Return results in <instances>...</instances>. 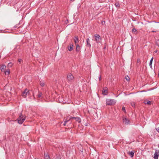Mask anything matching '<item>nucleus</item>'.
I'll list each match as a JSON object with an SVG mask.
<instances>
[{
    "instance_id": "6e6552de",
    "label": "nucleus",
    "mask_w": 159,
    "mask_h": 159,
    "mask_svg": "<svg viewBox=\"0 0 159 159\" xmlns=\"http://www.w3.org/2000/svg\"><path fill=\"white\" fill-rule=\"evenodd\" d=\"M71 120L70 118L69 120L65 121L63 125L65 126L67 125V126H69V125L71 123L72 121L70 120Z\"/></svg>"
},
{
    "instance_id": "a878e982",
    "label": "nucleus",
    "mask_w": 159,
    "mask_h": 159,
    "mask_svg": "<svg viewBox=\"0 0 159 159\" xmlns=\"http://www.w3.org/2000/svg\"><path fill=\"white\" fill-rule=\"evenodd\" d=\"M18 61L20 64H21V62L22 61V60L21 59H19L18 60Z\"/></svg>"
},
{
    "instance_id": "c85d7f7f",
    "label": "nucleus",
    "mask_w": 159,
    "mask_h": 159,
    "mask_svg": "<svg viewBox=\"0 0 159 159\" xmlns=\"http://www.w3.org/2000/svg\"><path fill=\"white\" fill-rule=\"evenodd\" d=\"M131 106L132 107H134L135 106V103L134 102H132L131 103Z\"/></svg>"
},
{
    "instance_id": "5701e85b",
    "label": "nucleus",
    "mask_w": 159,
    "mask_h": 159,
    "mask_svg": "<svg viewBox=\"0 0 159 159\" xmlns=\"http://www.w3.org/2000/svg\"><path fill=\"white\" fill-rule=\"evenodd\" d=\"M132 32L133 33L135 34V33L137 31L136 30L135 28H133L132 30Z\"/></svg>"
},
{
    "instance_id": "7ed1b4c3",
    "label": "nucleus",
    "mask_w": 159,
    "mask_h": 159,
    "mask_svg": "<svg viewBox=\"0 0 159 159\" xmlns=\"http://www.w3.org/2000/svg\"><path fill=\"white\" fill-rule=\"evenodd\" d=\"M67 78L69 83H72L74 80V77L70 73H69L68 74Z\"/></svg>"
},
{
    "instance_id": "f03ea898",
    "label": "nucleus",
    "mask_w": 159,
    "mask_h": 159,
    "mask_svg": "<svg viewBox=\"0 0 159 159\" xmlns=\"http://www.w3.org/2000/svg\"><path fill=\"white\" fill-rule=\"evenodd\" d=\"M116 102V101L111 99H106V105H112L115 104Z\"/></svg>"
},
{
    "instance_id": "f257e3e1",
    "label": "nucleus",
    "mask_w": 159,
    "mask_h": 159,
    "mask_svg": "<svg viewBox=\"0 0 159 159\" xmlns=\"http://www.w3.org/2000/svg\"><path fill=\"white\" fill-rule=\"evenodd\" d=\"M25 119V116L22 115V113H20L19 116L17 119L18 123L19 124H22Z\"/></svg>"
},
{
    "instance_id": "b1692460",
    "label": "nucleus",
    "mask_w": 159,
    "mask_h": 159,
    "mask_svg": "<svg viewBox=\"0 0 159 159\" xmlns=\"http://www.w3.org/2000/svg\"><path fill=\"white\" fill-rule=\"evenodd\" d=\"M125 79L127 81L129 80H130L129 77L128 76H126L125 77Z\"/></svg>"
},
{
    "instance_id": "0eeeda50",
    "label": "nucleus",
    "mask_w": 159,
    "mask_h": 159,
    "mask_svg": "<svg viewBox=\"0 0 159 159\" xmlns=\"http://www.w3.org/2000/svg\"><path fill=\"white\" fill-rule=\"evenodd\" d=\"M159 156V150H155L153 158H154V159H158Z\"/></svg>"
},
{
    "instance_id": "f704fd0d",
    "label": "nucleus",
    "mask_w": 159,
    "mask_h": 159,
    "mask_svg": "<svg viewBox=\"0 0 159 159\" xmlns=\"http://www.w3.org/2000/svg\"><path fill=\"white\" fill-rule=\"evenodd\" d=\"M157 50H156L155 51H154V52L155 53H157Z\"/></svg>"
},
{
    "instance_id": "4c0bfd02",
    "label": "nucleus",
    "mask_w": 159,
    "mask_h": 159,
    "mask_svg": "<svg viewBox=\"0 0 159 159\" xmlns=\"http://www.w3.org/2000/svg\"><path fill=\"white\" fill-rule=\"evenodd\" d=\"M158 76L159 77V73H158Z\"/></svg>"
},
{
    "instance_id": "1a4fd4ad",
    "label": "nucleus",
    "mask_w": 159,
    "mask_h": 159,
    "mask_svg": "<svg viewBox=\"0 0 159 159\" xmlns=\"http://www.w3.org/2000/svg\"><path fill=\"white\" fill-rule=\"evenodd\" d=\"M70 119H75L76 121H78V122L80 123L81 122V119L80 118L78 117H72L70 116Z\"/></svg>"
},
{
    "instance_id": "4be33fe9",
    "label": "nucleus",
    "mask_w": 159,
    "mask_h": 159,
    "mask_svg": "<svg viewBox=\"0 0 159 159\" xmlns=\"http://www.w3.org/2000/svg\"><path fill=\"white\" fill-rule=\"evenodd\" d=\"M13 64L11 62L9 63L8 64V66L10 67H11L12 66Z\"/></svg>"
},
{
    "instance_id": "c756f323",
    "label": "nucleus",
    "mask_w": 159,
    "mask_h": 159,
    "mask_svg": "<svg viewBox=\"0 0 159 159\" xmlns=\"http://www.w3.org/2000/svg\"><path fill=\"white\" fill-rule=\"evenodd\" d=\"M45 159H49L50 157L49 156H48L47 157H44Z\"/></svg>"
},
{
    "instance_id": "473e14b6",
    "label": "nucleus",
    "mask_w": 159,
    "mask_h": 159,
    "mask_svg": "<svg viewBox=\"0 0 159 159\" xmlns=\"http://www.w3.org/2000/svg\"><path fill=\"white\" fill-rule=\"evenodd\" d=\"M157 131L159 133V127L158 128H156Z\"/></svg>"
},
{
    "instance_id": "c9c22d12",
    "label": "nucleus",
    "mask_w": 159,
    "mask_h": 159,
    "mask_svg": "<svg viewBox=\"0 0 159 159\" xmlns=\"http://www.w3.org/2000/svg\"><path fill=\"white\" fill-rule=\"evenodd\" d=\"M152 32H156V31H152Z\"/></svg>"
},
{
    "instance_id": "ddd939ff",
    "label": "nucleus",
    "mask_w": 159,
    "mask_h": 159,
    "mask_svg": "<svg viewBox=\"0 0 159 159\" xmlns=\"http://www.w3.org/2000/svg\"><path fill=\"white\" fill-rule=\"evenodd\" d=\"M68 49L69 51H71L73 49V45L70 44V46H68Z\"/></svg>"
},
{
    "instance_id": "7c9ffc66",
    "label": "nucleus",
    "mask_w": 159,
    "mask_h": 159,
    "mask_svg": "<svg viewBox=\"0 0 159 159\" xmlns=\"http://www.w3.org/2000/svg\"><path fill=\"white\" fill-rule=\"evenodd\" d=\"M44 157L48 156L47 153H44Z\"/></svg>"
},
{
    "instance_id": "4468645a",
    "label": "nucleus",
    "mask_w": 159,
    "mask_h": 159,
    "mask_svg": "<svg viewBox=\"0 0 159 159\" xmlns=\"http://www.w3.org/2000/svg\"><path fill=\"white\" fill-rule=\"evenodd\" d=\"M74 40L75 44L79 42L78 38L77 36H75L74 38Z\"/></svg>"
},
{
    "instance_id": "dca6fc26",
    "label": "nucleus",
    "mask_w": 159,
    "mask_h": 159,
    "mask_svg": "<svg viewBox=\"0 0 159 159\" xmlns=\"http://www.w3.org/2000/svg\"><path fill=\"white\" fill-rule=\"evenodd\" d=\"M86 42L87 45L89 47H91V45L90 43V40L88 38L86 39Z\"/></svg>"
},
{
    "instance_id": "6ab92c4d",
    "label": "nucleus",
    "mask_w": 159,
    "mask_h": 159,
    "mask_svg": "<svg viewBox=\"0 0 159 159\" xmlns=\"http://www.w3.org/2000/svg\"><path fill=\"white\" fill-rule=\"evenodd\" d=\"M40 84L42 87H43L44 86V83L43 81H40Z\"/></svg>"
},
{
    "instance_id": "72a5a7b5",
    "label": "nucleus",
    "mask_w": 159,
    "mask_h": 159,
    "mask_svg": "<svg viewBox=\"0 0 159 159\" xmlns=\"http://www.w3.org/2000/svg\"><path fill=\"white\" fill-rule=\"evenodd\" d=\"M99 80H101V77L100 76L99 77Z\"/></svg>"
},
{
    "instance_id": "bb28decb",
    "label": "nucleus",
    "mask_w": 159,
    "mask_h": 159,
    "mask_svg": "<svg viewBox=\"0 0 159 159\" xmlns=\"http://www.w3.org/2000/svg\"><path fill=\"white\" fill-rule=\"evenodd\" d=\"M122 110L124 112H125L126 111H125V107H122Z\"/></svg>"
},
{
    "instance_id": "9b49d317",
    "label": "nucleus",
    "mask_w": 159,
    "mask_h": 159,
    "mask_svg": "<svg viewBox=\"0 0 159 159\" xmlns=\"http://www.w3.org/2000/svg\"><path fill=\"white\" fill-rule=\"evenodd\" d=\"M6 67L4 65H2L0 66V70L2 72L5 71Z\"/></svg>"
},
{
    "instance_id": "9d476101",
    "label": "nucleus",
    "mask_w": 159,
    "mask_h": 159,
    "mask_svg": "<svg viewBox=\"0 0 159 159\" xmlns=\"http://www.w3.org/2000/svg\"><path fill=\"white\" fill-rule=\"evenodd\" d=\"M102 93L104 95H107L108 93L107 88V87H105L103 88V90L102 91Z\"/></svg>"
},
{
    "instance_id": "aec40b11",
    "label": "nucleus",
    "mask_w": 159,
    "mask_h": 159,
    "mask_svg": "<svg viewBox=\"0 0 159 159\" xmlns=\"http://www.w3.org/2000/svg\"><path fill=\"white\" fill-rule=\"evenodd\" d=\"M153 59V57H152V58L151 59L149 63V65L151 67H152V62Z\"/></svg>"
},
{
    "instance_id": "2f4dec72",
    "label": "nucleus",
    "mask_w": 159,
    "mask_h": 159,
    "mask_svg": "<svg viewBox=\"0 0 159 159\" xmlns=\"http://www.w3.org/2000/svg\"><path fill=\"white\" fill-rule=\"evenodd\" d=\"M101 23L102 25H103L104 24H105V21H102Z\"/></svg>"
},
{
    "instance_id": "a211bd4d",
    "label": "nucleus",
    "mask_w": 159,
    "mask_h": 159,
    "mask_svg": "<svg viewBox=\"0 0 159 159\" xmlns=\"http://www.w3.org/2000/svg\"><path fill=\"white\" fill-rule=\"evenodd\" d=\"M4 72L6 75H8L10 74L9 69H7L6 71L5 70Z\"/></svg>"
},
{
    "instance_id": "412c9836",
    "label": "nucleus",
    "mask_w": 159,
    "mask_h": 159,
    "mask_svg": "<svg viewBox=\"0 0 159 159\" xmlns=\"http://www.w3.org/2000/svg\"><path fill=\"white\" fill-rule=\"evenodd\" d=\"M42 93L41 92H39V94L37 95V97L38 98H40L42 97Z\"/></svg>"
},
{
    "instance_id": "cd10ccee",
    "label": "nucleus",
    "mask_w": 159,
    "mask_h": 159,
    "mask_svg": "<svg viewBox=\"0 0 159 159\" xmlns=\"http://www.w3.org/2000/svg\"><path fill=\"white\" fill-rule=\"evenodd\" d=\"M115 5L116 7H119V3H115Z\"/></svg>"
},
{
    "instance_id": "20e7f679",
    "label": "nucleus",
    "mask_w": 159,
    "mask_h": 159,
    "mask_svg": "<svg viewBox=\"0 0 159 159\" xmlns=\"http://www.w3.org/2000/svg\"><path fill=\"white\" fill-rule=\"evenodd\" d=\"M95 41L97 43H100L101 41V38L99 34H95L94 36Z\"/></svg>"
},
{
    "instance_id": "423d86ee",
    "label": "nucleus",
    "mask_w": 159,
    "mask_h": 159,
    "mask_svg": "<svg viewBox=\"0 0 159 159\" xmlns=\"http://www.w3.org/2000/svg\"><path fill=\"white\" fill-rule=\"evenodd\" d=\"M123 123L126 125H128L130 123L129 120L125 116L123 117Z\"/></svg>"
},
{
    "instance_id": "39448f33",
    "label": "nucleus",
    "mask_w": 159,
    "mask_h": 159,
    "mask_svg": "<svg viewBox=\"0 0 159 159\" xmlns=\"http://www.w3.org/2000/svg\"><path fill=\"white\" fill-rule=\"evenodd\" d=\"M29 94V90L27 89H26L22 92V96L24 98H25L26 96Z\"/></svg>"
},
{
    "instance_id": "f8f14e48",
    "label": "nucleus",
    "mask_w": 159,
    "mask_h": 159,
    "mask_svg": "<svg viewBox=\"0 0 159 159\" xmlns=\"http://www.w3.org/2000/svg\"><path fill=\"white\" fill-rule=\"evenodd\" d=\"M134 151L131 152L129 151L128 152V154L131 157H132L134 156Z\"/></svg>"
},
{
    "instance_id": "e433bc0d",
    "label": "nucleus",
    "mask_w": 159,
    "mask_h": 159,
    "mask_svg": "<svg viewBox=\"0 0 159 159\" xmlns=\"http://www.w3.org/2000/svg\"><path fill=\"white\" fill-rule=\"evenodd\" d=\"M70 0V1H74V0Z\"/></svg>"
},
{
    "instance_id": "393cba45",
    "label": "nucleus",
    "mask_w": 159,
    "mask_h": 159,
    "mask_svg": "<svg viewBox=\"0 0 159 159\" xmlns=\"http://www.w3.org/2000/svg\"><path fill=\"white\" fill-rule=\"evenodd\" d=\"M156 44L158 46H159V40H157L156 41Z\"/></svg>"
},
{
    "instance_id": "f3484780",
    "label": "nucleus",
    "mask_w": 159,
    "mask_h": 159,
    "mask_svg": "<svg viewBox=\"0 0 159 159\" xmlns=\"http://www.w3.org/2000/svg\"><path fill=\"white\" fill-rule=\"evenodd\" d=\"M76 51L77 52H78L80 51V45L79 44H76Z\"/></svg>"
},
{
    "instance_id": "2eb2a0df",
    "label": "nucleus",
    "mask_w": 159,
    "mask_h": 159,
    "mask_svg": "<svg viewBox=\"0 0 159 159\" xmlns=\"http://www.w3.org/2000/svg\"><path fill=\"white\" fill-rule=\"evenodd\" d=\"M143 102L145 104L150 105L151 103V101H148L147 100H144Z\"/></svg>"
}]
</instances>
